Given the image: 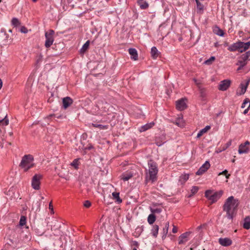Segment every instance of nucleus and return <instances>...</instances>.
<instances>
[{
	"instance_id": "1",
	"label": "nucleus",
	"mask_w": 250,
	"mask_h": 250,
	"mask_svg": "<svg viewBox=\"0 0 250 250\" xmlns=\"http://www.w3.org/2000/svg\"><path fill=\"white\" fill-rule=\"evenodd\" d=\"M239 204L238 199H235L233 196L228 197L223 206V210L227 213V217L229 219H232L234 214L237 211Z\"/></svg>"
},
{
	"instance_id": "2",
	"label": "nucleus",
	"mask_w": 250,
	"mask_h": 250,
	"mask_svg": "<svg viewBox=\"0 0 250 250\" xmlns=\"http://www.w3.org/2000/svg\"><path fill=\"white\" fill-rule=\"evenodd\" d=\"M33 161L34 158L32 155H25L22 157L19 166L23 169L24 171H27L34 166Z\"/></svg>"
},
{
	"instance_id": "3",
	"label": "nucleus",
	"mask_w": 250,
	"mask_h": 250,
	"mask_svg": "<svg viewBox=\"0 0 250 250\" xmlns=\"http://www.w3.org/2000/svg\"><path fill=\"white\" fill-rule=\"evenodd\" d=\"M148 173L149 180L154 182L157 180V174L158 171L157 165L156 162L152 160L148 162Z\"/></svg>"
},
{
	"instance_id": "4",
	"label": "nucleus",
	"mask_w": 250,
	"mask_h": 250,
	"mask_svg": "<svg viewBox=\"0 0 250 250\" xmlns=\"http://www.w3.org/2000/svg\"><path fill=\"white\" fill-rule=\"evenodd\" d=\"M55 32L53 30H49L45 33V46L46 48L50 47L54 42V35Z\"/></svg>"
},
{
	"instance_id": "5",
	"label": "nucleus",
	"mask_w": 250,
	"mask_h": 250,
	"mask_svg": "<svg viewBox=\"0 0 250 250\" xmlns=\"http://www.w3.org/2000/svg\"><path fill=\"white\" fill-rule=\"evenodd\" d=\"M42 175L41 174H35L32 178L31 186L32 187L36 190H39L40 188L41 180L42 178Z\"/></svg>"
},
{
	"instance_id": "6",
	"label": "nucleus",
	"mask_w": 250,
	"mask_h": 250,
	"mask_svg": "<svg viewBox=\"0 0 250 250\" xmlns=\"http://www.w3.org/2000/svg\"><path fill=\"white\" fill-rule=\"evenodd\" d=\"M209 162L208 161L199 168V169L196 172V174L197 175H201L206 172L208 169L210 167Z\"/></svg>"
},
{
	"instance_id": "7",
	"label": "nucleus",
	"mask_w": 250,
	"mask_h": 250,
	"mask_svg": "<svg viewBox=\"0 0 250 250\" xmlns=\"http://www.w3.org/2000/svg\"><path fill=\"white\" fill-rule=\"evenodd\" d=\"M191 233V232H186L180 235L178 238V244L179 245L184 244L188 241V237Z\"/></svg>"
},
{
	"instance_id": "8",
	"label": "nucleus",
	"mask_w": 250,
	"mask_h": 250,
	"mask_svg": "<svg viewBox=\"0 0 250 250\" xmlns=\"http://www.w3.org/2000/svg\"><path fill=\"white\" fill-rule=\"evenodd\" d=\"M231 81L229 80H224L220 82L218 89L221 91L226 90L230 86Z\"/></svg>"
},
{
	"instance_id": "9",
	"label": "nucleus",
	"mask_w": 250,
	"mask_h": 250,
	"mask_svg": "<svg viewBox=\"0 0 250 250\" xmlns=\"http://www.w3.org/2000/svg\"><path fill=\"white\" fill-rule=\"evenodd\" d=\"M176 108L180 111H182L185 109L187 107L186 103L184 99H181L176 101Z\"/></svg>"
},
{
	"instance_id": "10",
	"label": "nucleus",
	"mask_w": 250,
	"mask_h": 250,
	"mask_svg": "<svg viewBox=\"0 0 250 250\" xmlns=\"http://www.w3.org/2000/svg\"><path fill=\"white\" fill-rule=\"evenodd\" d=\"M219 243L224 247H228L232 244V241L229 238H220L218 240Z\"/></svg>"
},
{
	"instance_id": "11",
	"label": "nucleus",
	"mask_w": 250,
	"mask_h": 250,
	"mask_svg": "<svg viewBox=\"0 0 250 250\" xmlns=\"http://www.w3.org/2000/svg\"><path fill=\"white\" fill-rule=\"evenodd\" d=\"M250 79H249L245 84L241 83L240 88L241 90L239 92H237V95H243L246 91L248 86L250 83Z\"/></svg>"
},
{
	"instance_id": "12",
	"label": "nucleus",
	"mask_w": 250,
	"mask_h": 250,
	"mask_svg": "<svg viewBox=\"0 0 250 250\" xmlns=\"http://www.w3.org/2000/svg\"><path fill=\"white\" fill-rule=\"evenodd\" d=\"M73 103L72 99L69 97H66L62 99V106L64 109H66Z\"/></svg>"
},
{
	"instance_id": "13",
	"label": "nucleus",
	"mask_w": 250,
	"mask_h": 250,
	"mask_svg": "<svg viewBox=\"0 0 250 250\" xmlns=\"http://www.w3.org/2000/svg\"><path fill=\"white\" fill-rule=\"evenodd\" d=\"M222 194L223 191L222 190L213 192L210 201H211L212 203L216 202L220 198Z\"/></svg>"
},
{
	"instance_id": "14",
	"label": "nucleus",
	"mask_w": 250,
	"mask_h": 250,
	"mask_svg": "<svg viewBox=\"0 0 250 250\" xmlns=\"http://www.w3.org/2000/svg\"><path fill=\"white\" fill-rule=\"evenodd\" d=\"M240 45H241V41H239L233 43L228 48V50L231 52H234L237 51L238 48L241 47Z\"/></svg>"
},
{
	"instance_id": "15",
	"label": "nucleus",
	"mask_w": 250,
	"mask_h": 250,
	"mask_svg": "<svg viewBox=\"0 0 250 250\" xmlns=\"http://www.w3.org/2000/svg\"><path fill=\"white\" fill-rule=\"evenodd\" d=\"M166 142L165 136L162 135L161 136H157L155 138V144L158 146H161Z\"/></svg>"
},
{
	"instance_id": "16",
	"label": "nucleus",
	"mask_w": 250,
	"mask_h": 250,
	"mask_svg": "<svg viewBox=\"0 0 250 250\" xmlns=\"http://www.w3.org/2000/svg\"><path fill=\"white\" fill-rule=\"evenodd\" d=\"M128 53L131 56V59L134 61L138 59V53L135 48H130L128 49Z\"/></svg>"
},
{
	"instance_id": "17",
	"label": "nucleus",
	"mask_w": 250,
	"mask_h": 250,
	"mask_svg": "<svg viewBox=\"0 0 250 250\" xmlns=\"http://www.w3.org/2000/svg\"><path fill=\"white\" fill-rule=\"evenodd\" d=\"M154 125V123L152 122L149 123H147L144 125L141 126L139 128L140 132L145 131L151 128H152Z\"/></svg>"
},
{
	"instance_id": "18",
	"label": "nucleus",
	"mask_w": 250,
	"mask_h": 250,
	"mask_svg": "<svg viewBox=\"0 0 250 250\" xmlns=\"http://www.w3.org/2000/svg\"><path fill=\"white\" fill-rule=\"evenodd\" d=\"M159 227L158 225L154 224L152 225L151 229V234L154 238H156L158 236Z\"/></svg>"
},
{
	"instance_id": "19",
	"label": "nucleus",
	"mask_w": 250,
	"mask_h": 250,
	"mask_svg": "<svg viewBox=\"0 0 250 250\" xmlns=\"http://www.w3.org/2000/svg\"><path fill=\"white\" fill-rule=\"evenodd\" d=\"M249 151V147L245 146L244 144H242L239 146L238 152L239 154L247 153Z\"/></svg>"
},
{
	"instance_id": "20",
	"label": "nucleus",
	"mask_w": 250,
	"mask_h": 250,
	"mask_svg": "<svg viewBox=\"0 0 250 250\" xmlns=\"http://www.w3.org/2000/svg\"><path fill=\"white\" fill-rule=\"evenodd\" d=\"M133 176V174L131 172H126L124 173L121 176V179L124 181H128Z\"/></svg>"
},
{
	"instance_id": "21",
	"label": "nucleus",
	"mask_w": 250,
	"mask_h": 250,
	"mask_svg": "<svg viewBox=\"0 0 250 250\" xmlns=\"http://www.w3.org/2000/svg\"><path fill=\"white\" fill-rule=\"evenodd\" d=\"M137 4L141 9H146L148 7V3L144 0H137Z\"/></svg>"
},
{
	"instance_id": "22",
	"label": "nucleus",
	"mask_w": 250,
	"mask_h": 250,
	"mask_svg": "<svg viewBox=\"0 0 250 250\" xmlns=\"http://www.w3.org/2000/svg\"><path fill=\"white\" fill-rule=\"evenodd\" d=\"M168 228H169V222H167L166 223L165 226L163 229L162 237L163 239H164L166 238L167 235L168 233Z\"/></svg>"
},
{
	"instance_id": "23",
	"label": "nucleus",
	"mask_w": 250,
	"mask_h": 250,
	"mask_svg": "<svg viewBox=\"0 0 250 250\" xmlns=\"http://www.w3.org/2000/svg\"><path fill=\"white\" fill-rule=\"evenodd\" d=\"M210 129V125H207L205 128L200 130L197 134V138H199L201 137L204 133L207 132L209 129Z\"/></svg>"
},
{
	"instance_id": "24",
	"label": "nucleus",
	"mask_w": 250,
	"mask_h": 250,
	"mask_svg": "<svg viewBox=\"0 0 250 250\" xmlns=\"http://www.w3.org/2000/svg\"><path fill=\"white\" fill-rule=\"evenodd\" d=\"M159 53L157 49V48L155 46H153L151 49V55L153 59H156L159 56Z\"/></svg>"
},
{
	"instance_id": "25",
	"label": "nucleus",
	"mask_w": 250,
	"mask_h": 250,
	"mask_svg": "<svg viewBox=\"0 0 250 250\" xmlns=\"http://www.w3.org/2000/svg\"><path fill=\"white\" fill-rule=\"evenodd\" d=\"M174 124H176L177 125H178L179 127H183L185 126V122L183 119L182 117H178L177 118Z\"/></svg>"
},
{
	"instance_id": "26",
	"label": "nucleus",
	"mask_w": 250,
	"mask_h": 250,
	"mask_svg": "<svg viewBox=\"0 0 250 250\" xmlns=\"http://www.w3.org/2000/svg\"><path fill=\"white\" fill-rule=\"evenodd\" d=\"M243 228L246 229L250 228V217L247 216L245 218Z\"/></svg>"
},
{
	"instance_id": "27",
	"label": "nucleus",
	"mask_w": 250,
	"mask_h": 250,
	"mask_svg": "<svg viewBox=\"0 0 250 250\" xmlns=\"http://www.w3.org/2000/svg\"><path fill=\"white\" fill-rule=\"evenodd\" d=\"M113 199L115 200V202L119 204L122 202V200L120 197V193L117 192H114L112 194Z\"/></svg>"
},
{
	"instance_id": "28",
	"label": "nucleus",
	"mask_w": 250,
	"mask_h": 250,
	"mask_svg": "<svg viewBox=\"0 0 250 250\" xmlns=\"http://www.w3.org/2000/svg\"><path fill=\"white\" fill-rule=\"evenodd\" d=\"M213 32L216 35L223 37L224 35V32L223 30H222L221 29H220L219 27L216 26L214 29Z\"/></svg>"
},
{
	"instance_id": "29",
	"label": "nucleus",
	"mask_w": 250,
	"mask_h": 250,
	"mask_svg": "<svg viewBox=\"0 0 250 250\" xmlns=\"http://www.w3.org/2000/svg\"><path fill=\"white\" fill-rule=\"evenodd\" d=\"M156 216L154 214L151 213L147 217V222L150 225L153 224L156 220Z\"/></svg>"
},
{
	"instance_id": "30",
	"label": "nucleus",
	"mask_w": 250,
	"mask_h": 250,
	"mask_svg": "<svg viewBox=\"0 0 250 250\" xmlns=\"http://www.w3.org/2000/svg\"><path fill=\"white\" fill-rule=\"evenodd\" d=\"M92 126L94 127L99 128L100 129H107L108 128V125H103L101 124H98L96 123H92Z\"/></svg>"
},
{
	"instance_id": "31",
	"label": "nucleus",
	"mask_w": 250,
	"mask_h": 250,
	"mask_svg": "<svg viewBox=\"0 0 250 250\" xmlns=\"http://www.w3.org/2000/svg\"><path fill=\"white\" fill-rule=\"evenodd\" d=\"M90 44V41H87L83 45V47L81 49V52L84 53L88 49Z\"/></svg>"
},
{
	"instance_id": "32",
	"label": "nucleus",
	"mask_w": 250,
	"mask_h": 250,
	"mask_svg": "<svg viewBox=\"0 0 250 250\" xmlns=\"http://www.w3.org/2000/svg\"><path fill=\"white\" fill-rule=\"evenodd\" d=\"M11 23L14 27H17L21 25V22L16 18H13L11 21Z\"/></svg>"
},
{
	"instance_id": "33",
	"label": "nucleus",
	"mask_w": 250,
	"mask_h": 250,
	"mask_svg": "<svg viewBox=\"0 0 250 250\" xmlns=\"http://www.w3.org/2000/svg\"><path fill=\"white\" fill-rule=\"evenodd\" d=\"M250 56V51H248L246 52L245 54H243L241 56V59L243 60V62L245 61L246 62L247 60L248 59V58Z\"/></svg>"
},
{
	"instance_id": "34",
	"label": "nucleus",
	"mask_w": 250,
	"mask_h": 250,
	"mask_svg": "<svg viewBox=\"0 0 250 250\" xmlns=\"http://www.w3.org/2000/svg\"><path fill=\"white\" fill-rule=\"evenodd\" d=\"M9 123V120L7 117V116H6L3 119H0V125H8Z\"/></svg>"
},
{
	"instance_id": "35",
	"label": "nucleus",
	"mask_w": 250,
	"mask_h": 250,
	"mask_svg": "<svg viewBox=\"0 0 250 250\" xmlns=\"http://www.w3.org/2000/svg\"><path fill=\"white\" fill-rule=\"evenodd\" d=\"M189 178L188 174H184L182 175L180 177L179 181L181 182V183H185Z\"/></svg>"
},
{
	"instance_id": "36",
	"label": "nucleus",
	"mask_w": 250,
	"mask_h": 250,
	"mask_svg": "<svg viewBox=\"0 0 250 250\" xmlns=\"http://www.w3.org/2000/svg\"><path fill=\"white\" fill-rule=\"evenodd\" d=\"M26 222V218L24 216H21V217L20 222H19V225L21 226H23L24 225H25Z\"/></svg>"
},
{
	"instance_id": "37",
	"label": "nucleus",
	"mask_w": 250,
	"mask_h": 250,
	"mask_svg": "<svg viewBox=\"0 0 250 250\" xmlns=\"http://www.w3.org/2000/svg\"><path fill=\"white\" fill-rule=\"evenodd\" d=\"M199 190V188L197 186H193L191 189V194L188 196V197H191L193 195L195 194Z\"/></svg>"
},
{
	"instance_id": "38",
	"label": "nucleus",
	"mask_w": 250,
	"mask_h": 250,
	"mask_svg": "<svg viewBox=\"0 0 250 250\" xmlns=\"http://www.w3.org/2000/svg\"><path fill=\"white\" fill-rule=\"evenodd\" d=\"M213 193L212 190H208L205 192V197L210 200Z\"/></svg>"
},
{
	"instance_id": "39",
	"label": "nucleus",
	"mask_w": 250,
	"mask_h": 250,
	"mask_svg": "<svg viewBox=\"0 0 250 250\" xmlns=\"http://www.w3.org/2000/svg\"><path fill=\"white\" fill-rule=\"evenodd\" d=\"M71 165L75 169L78 168L79 166V159H75L71 163Z\"/></svg>"
},
{
	"instance_id": "40",
	"label": "nucleus",
	"mask_w": 250,
	"mask_h": 250,
	"mask_svg": "<svg viewBox=\"0 0 250 250\" xmlns=\"http://www.w3.org/2000/svg\"><path fill=\"white\" fill-rule=\"evenodd\" d=\"M150 211L152 214L160 213L162 212V209L161 208H150Z\"/></svg>"
},
{
	"instance_id": "41",
	"label": "nucleus",
	"mask_w": 250,
	"mask_h": 250,
	"mask_svg": "<svg viewBox=\"0 0 250 250\" xmlns=\"http://www.w3.org/2000/svg\"><path fill=\"white\" fill-rule=\"evenodd\" d=\"M215 59V57L214 56H211L209 59L206 60L205 62V63L206 64H210L212 63V62H213Z\"/></svg>"
},
{
	"instance_id": "42",
	"label": "nucleus",
	"mask_w": 250,
	"mask_h": 250,
	"mask_svg": "<svg viewBox=\"0 0 250 250\" xmlns=\"http://www.w3.org/2000/svg\"><path fill=\"white\" fill-rule=\"evenodd\" d=\"M228 170L227 169H225L224 171H223L222 172H220L218 174V175L219 176L221 175H225L226 176V178L229 179V176H230V175L229 174H228Z\"/></svg>"
},
{
	"instance_id": "43",
	"label": "nucleus",
	"mask_w": 250,
	"mask_h": 250,
	"mask_svg": "<svg viewBox=\"0 0 250 250\" xmlns=\"http://www.w3.org/2000/svg\"><path fill=\"white\" fill-rule=\"evenodd\" d=\"M241 45H243L245 46L244 50H247L250 46V42H248L246 43L241 42Z\"/></svg>"
},
{
	"instance_id": "44",
	"label": "nucleus",
	"mask_w": 250,
	"mask_h": 250,
	"mask_svg": "<svg viewBox=\"0 0 250 250\" xmlns=\"http://www.w3.org/2000/svg\"><path fill=\"white\" fill-rule=\"evenodd\" d=\"M197 8L198 10L201 11L204 9V5L200 1L197 3Z\"/></svg>"
},
{
	"instance_id": "45",
	"label": "nucleus",
	"mask_w": 250,
	"mask_h": 250,
	"mask_svg": "<svg viewBox=\"0 0 250 250\" xmlns=\"http://www.w3.org/2000/svg\"><path fill=\"white\" fill-rule=\"evenodd\" d=\"M237 64H239L241 66V67H243L247 64V62L245 61L243 62V60L240 59L238 61Z\"/></svg>"
},
{
	"instance_id": "46",
	"label": "nucleus",
	"mask_w": 250,
	"mask_h": 250,
	"mask_svg": "<svg viewBox=\"0 0 250 250\" xmlns=\"http://www.w3.org/2000/svg\"><path fill=\"white\" fill-rule=\"evenodd\" d=\"M91 202L88 200H86V201H84V204H83V206L85 208H87L90 207L91 206Z\"/></svg>"
},
{
	"instance_id": "47",
	"label": "nucleus",
	"mask_w": 250,
	"mask_h": 250,
	"mask_svg": "<svg viewBox=\"0 0 250 250\" xmlns=\"http://www.w3.org/2000/svg\"><path fill=\"white\" fill-rule=\"evenodd\" d=\"M250 102V100L248 98H246L241 105V108H244L245 107L246 104H248Z\"/></svg>"
},
{
	"instance_id": "48",
	"label": "nucleus",
	"mask_w": 250,
	"mask_h": 250,
	"mask_svg": "<svg viewBox=\"0 0 250 250\" xmlns=\"http://www.w3.org/2000/svg\"><path fill=\"white\" fill-rule=\"evenodd\" d=\"M20 31L21 33H26L28 32V30L25 26H22L20 29Z\"/></svg>"
},
{
	"instance_id": "49",
	"label": "nucleus",
	"mask_w": 250,
	"mask_h": 250,
	"mask_svg": "<svg viewBox=\"0 0 250 250\" xmlns=\"http://www.w3.org/2000/svg\"><path fill=\"white\" fill-rule=\"evenodd\" d=\"M241 47L238 48V50L240 53H243L245 52L246 50H244L245 46L243 45H240Z\"/></svg>"
},
{
	"instance_id": "50",
	"label": "nucleus",
	"mask_w": 250,
	"mask_h": 250,
	"mask_svg": "<svg viewBox=\"0 0 250 250\" xmlns=\"http://www.w3.org/2000/svg\"><path fill=\"white\" fill-rule=\"evenodd\" d=\"M178 229L174 225H173V229L172 230V231L173 233H175L177 232Z\"/></svg>"
},
{
	"instance_id": "51",
	"label": "nucleus",
	"mask_w": 250,
	"mask_h": 250,
	"mask_svg": "<svg viewBox=\"0 0 250 250\" xmlns=\"http://www.w3.org/2000/svg\"><path fill=\"white\" fill-rule=\"evenodd\" d=\"M49 208L52 211V212H53V205H52V203L51 202H50V203L49 204Z\"/></svg>"
},
{
	"instance_id": "52",
	"label": "nucleus",
	"mask_w": 250,
	"mask_h": 250,
	"mask_svg": "<svg viewBox=\"0 0 250 250\" xmlns=\"http://www.w3.org/2000/svg\"><path fill=\"white\" fill-rule=\"evenodd\" d=\"M1 34L4 36H6V38H7L8 35L6 34V32L2 29L1 30Z\"/></svg>"
},
{
	"instance_id": "53",
	"label": "nucleus",
	"mask_w": 250,
	"mask_h": 250,
	"mask_svg": "<svg viewBox=\"0 0 250 250\" xmlns=\"http://www.w3.org/2000/svg\"><path fill=\"white\" fill-rule=\"evenodd\" d=\"M249 110V109L247 108V109H246L244 111L243 113H244V114H246L248 112Z\"/></svg>"
},
{
	"instance_id": "54",
	"label": "nucleus",
	"mask_w": 250,
	"mask_h": 250,
	"mask_svg": "<svg viewBox=\"0 0 250 250\" xmlns=\"http://www.w3.org/2000/svg\"><path fill=\"white\" fill-rule=\"evenodd\" d=\"M245 146H247V145H249L250 144V142H249L248 141H247L244 144Z\"/></svg>"
},
{
	"instance_id": "55",
	"label": "nucleus",
	"mask_w": 250,
	"mask_h": 250,
	"mask_svg": "<svg viewBox=\"0 0 250 250\" xmlns=\"http://www.w3.org/2000/svg\"><path fill=\"white\" fill-rule=\"evenodd\" d=\"M2 86V82L1 80L0 79V89L1 88Z\"/></svg>"
},
{
	"instance_id": "56",
	"label": "nucleus",
	"mask_w": 250,
	"mask_h": 250,
	"mask_svg": "<svg viewBox=\"0 0 250 250\" xmlns=\"http://www.w3.org/2000/svg\"><path fill=\"white\" fill-rule=\"evenodd\" d=\"M92 148H93V146H88L87 148H86L88 149H91Z\"/></svg>"
},
{
	"instance_id": "57",
	"label": "nucleus",
	"mask_w": 250,
	"mask_h": 250,
	"mask_svg": "<svg viewBox=\"0 0 250 250\" xmlns=\"http://www.w3.org/2000/svg\"><path fill=\"white\" fill-rule=\"evenodd\" d=\"M202 228V226H200L199 227H197V229L199 230L200 229H201Z\"/></svg>"
},
{
	"instance_id": "58",
	"label": "nucleus",
	"mask_w": 250,
	"mask_h": 250,
	"mask_svg": "<svg viewBox=\"0 0 250 250\" xmlns=\"http://www.w3.org/2000/svg\"><path fill=\"white\" fill-rule=\"evenodd\" d=\"M242 67H241V66L240 65V66L237 68V70H240L242 69Z\"/></svg>"
},
{
	"instance_id": "59",
	"label": "nucleus",
	"mask_w": 250,
	"mask_h": 250,
	"mask_svg": "<svg viewBox=\"0 0 250 250\" xmlns=\"http://www.w3.org/2000/svg\"><path fill=\"white\" fill-rule=\"evenodd\" d=\"M249 103V105L248 108H249L250 109V101Z\"/></svg>"
},
{
	"instance_id": "60",
	"label": "nucleus",
	"mask_w": 250,
	"mask_h": 250,
	"mask_svg": "<svg viewBox=\"0 0 250 250\" xmlns=\"http://www.w3.org/2000/svg\"><path fill=\"white\" fill-rule=\"evenodd\" d=\"M214 46L215 47H217L218 46V43L217 42L215 43Z\"/></svg>"
},
{
	"instance_id": "61",
	"label": "nucleus",
	"mask_w": 250,
	"mask_h": 250,
	"mask_svg": "<svg viewBox=\"0 0 250 250\" xmlns=\"http://www.w3.org/2000/svg\"><path fill=\"white\" fill-rule=\"evenodd\" d=\"M195 1H196V3H197V2H199V0H195Z\"/></svg>"
},
{
	"instance_id": "62",
	"label": "nucleus",
	"mask_w": 250,
	"mask_h": 250,
	"mask_svg": "<svg viewBox=\"0 0 250 250\" xmlns=\"http://www.w3.org/2000/svg\"><path fill=\"white\" fill-rule=\"evenodd\" d=\"M60 177H62V178H64V177H63V175H59Z\"/></svg>"
},
{
	"instance_id": "63",
	"label": "nucleus",
	"mask_w": 250,
	"mask_h": 250,
	"mask_svg": "<svg viewBox=\"0 0 250 250\" xmlns=\"http://www.w3.org/2000/svg\"><path fill=\"white\" fill-rule=\"evenodd\" d=\"M9 134H10V136H11L13 134V133L12 132H10Z\"/></svg>"
},
{
	"instance_id": "64",
	"label": "nucleus",
	"mask_w": 250,
	"mask_h": 250,
	"mask_svg": "<svg viewBox=\"0 0 250 250\" xmlns=\"http://www.w3.org/2000/svg\"><path fill=\"white\" fill-rule=\"evenodd\" d=\"M132 250H137L136 248H133Z\"/></svg>"
}]
</instances>
